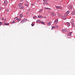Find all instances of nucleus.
Segmentation results:
<instances>
[{
    "label": "nucleus",
    "instance_id": "f257e3e1",
    "mask_svg": "<svg viewBox=\"0 0 75 75\" xmlns=\"http://www.w3.org/2000/svg\"><path fill=\"white\" fill-rule=\"evenodd\" d=\"M18 6H19L20 9H23V8H24V7H23V6H22V3H19L18 4Z\"/></svg>",
    "mask_w": 75,
    "mask_h": 75
},
{
    "label": "nucleus",
    "instance_id": "f03ea898",
    "mask_svg": "<svg viewBox=\"0 0 75 75\" xmlns=\"http://www.w3.org/2000/svg\"><path fill=\"white\" fill-rule=\"evenodd\" d=\"M8 3V2L7 1L5 0L4 1V4H5L6 6H7V4Z\"/></svg>",
    "mask_w": 75,
    "mask_h": 75
},
{
    "label": "nucleus",
    "instance_id": "7ed1b4c3",
    "mask_svg": "<svg viewBox=\"0 0 75 75\" xmlns=\"http://www.w3.org/2000/svg\"><path fill=\"white\" fill-rule=\"evenodd\" d=\"M72 5H69L68 7L69 9V10H72Z\"/></svg>",
    "mask_w": 75,
    "mask_h": 75
},
{
    "label": "nucleus",
    "instance_id": "20e7f679",
    "mask_svg": "<svg viewBox=\"0 0 75 75\" xmlns=\"http://www.w3.org/2000/svg\"><path fill=\"white\" fill-rule=\"evenodd\" d=\"M56 8L57 9H61L62 8V7L58 6H56Z\"/></svg>",
    "mask_w": 75,
    "mask_h": 75
},
{
    "label": "nucleus",
    "instance_id": "39448f33",
    "mask_svg": "<svg viewBox=\"0 0 75 75\" xmlns=\"http://www.w3.org/2000/svg\"><path fill=\"white\" fill-rule=\"evenodd\" d=\"M71 23L72 26H74V20H72V21H71Z\"/></svg>",
    "mask_w": 75,
    "mask_h": 75
},
{
    "label": "nucleus",
    "instance_id": "423d86ee",
    "mask_svg": "<svg viewBox=\"0 0 75 75\" xmlns=\"http://www.w3.org/2000/svg\"><path fill=\"white\" fill-rule=\"evenodd\" d=\"M58 19H57L55 20L54 23H55L56 24H57V23H58Z\"/></svg>",
    "mask_w": 75,
    "mask_h": 75
},
{
    "label": "nucleus",
    "instance_id": "0eeeda50",
    "mask_svg": "<svg viewBox=\"0 0 75 75\" xmlns=\"http://www.w3.org/2000/svg\"><path fill=\"white\" fill-rule=\"evenodd\" d=\"M72 34V32H69L67 35V36H71Z\"/></svg>",
    "mask_w": 75,
    "mask_h": 75
},
{
    "label": "nucleus",
    "instance_id": "6e6552de",
    "mask_svg": "<svg viewBox=\"0 0 75 75\" xmlns=\"http://www.w3.org/2000/svg\"><path fill=\"white\" fill-rule=\"evenodd\" d=\"M52 15L53 17H54V16H56V15L55 14V13L53 12L52 13Z\"/></svg>",
    "mask_w": 75,
    "mask_h": 75
},
{
    "label": "nucleus",
    "instance_id": "1a4fd4ad",
    "mask_svg": "<svg viewBox=\"0 0 75 75\" xmlns=\"http://www.w3.org/2000/svg\"><path fill=\"white\" fill-rule=\"evenodd\" d=\"M69 11H67L65 13V15H66V14H67L66 15H68V14H69Z\"/></svg>",
    "mask_w": 75,
    "mask_h": 75
},
{
    "label": "nucleus",
    "instance_id": "9d476101",
    "mask_svg": "<svg viewBox=\"0 0 75 75\" xmlns=\"http://www.w3.org/2000/svg\"><path fill=\"white\" fill-rule=\"evenodd\" d=\"M47 24L48 25V26H50V25H51V23L50 22L47 23Z\"/></svg>",
    "mask_w": 75,
    "mask_h": 75
},
{
    "label": "nucleus",
    "instance_id": "9b49d317",
    "mask_svg": "<svg viewBox=\"0 0 75 75\" xmlns=\"http://www.w3.org/2000/svg\"><path fill=\"white\" fill-rule=\"evenodd\" d=\"M45 9H47V10H51V9L48 8H44Z\"/></svg>",
    "mask_w": 75,
    "mask_h": 75
},
{
    "label": "nucleus",
    "instance_id": "f8f14e48",
    "mask_svg": "<svg viewBox=\"0 0 75 75\" xmlns=\"http://www.w3.org/2000/svg\"><path fill=\"white\" fill-rule=\"evenodd\" d=\"M38 18H42V17H43L41 16H38Z\"/></svg>",
    "mask_w": 75,
    "mask_h": 75
},
{
    "label": "nucleus",
    "instance_id": "ddd939ff",
    "mask_svg": "<svg viewBox=\"0 0 75 75\" xmlns=\"http://www.w3.org/2000/svg\"><path fill=\"white\" fill-rule=\"evenodd\" d=\"M25 21V19H23V20L21 21V23H24Z\"/></svg>",
    "mask_w": 75,
    "mask_h": 75
},
{
    "label": "nucleus",
    "instance_id": "4468645a",
    "mask_svg": "<svg viewBox=\"0 0 75 75\" xmlns=\"http://www.w3.org/2000/svg\"><path fill=\"white\" fill-rule=\"evenodd\" d=\"M20 18H22V17H23V14H21L20 15Z\"/></svg>",
    "mask_w": 75,
    "mask_h": 75
},
{
    "label": "nucleus",
    "instance_id": "2eb2a0df",
    "mask_svg": "<svg viewBox=\"0 0 75 75\" xmlns=\"http://www.w3.org/2000/svg\"><path fill=\"white\" fill-rule=\"evenodd\" d=\"M4 25H8L9 23H4Z\"/></svg>",
    "mask_w": 75,
    "mask_h": 75
},
{
    "label": "nucleus",
    "instance_id": "dca6fc26",
    "mask_svg": "<svg viewBox=\"0 0 75 75\" xmlns=\"http://www.w3.org/2000/svg\"><path fill=\"white\" fill-rule=\"evenodd\" d=\"M27 4H25V6H28L29 5H28V2H27Z\"/></svg>",
    "mask_w": 75,
    "mask_h": 75
},
{
    "label": "nucleus",
    "instance_id": "f3484780",
    "mask_svg": "<svg viewBox=\"0 0 75 75\" xmlns=\"http://www.w3.org/2000/svg\"><path fill=\"white\" fill-rule=\"evenodd\" d=\"M40 23L42 24H43V25H45V23H44V22H40Z\"/></svg>",
    "mask_w": 75,
    "mask_h": 75
},
{
    "label": "nucleus",
    "instance_id": "a211bd4d",
    "mask_svg": "<svg viewBox=\"0 0 75 75\" xmlns=\"http://www.w3.org/2000/svg\"><path fill=\"white\" fill-rule=\"evenodd\" d=\"M67 26L68 27H69V26H70V25H69V23H67Z\"/></svg>",
    "mask_w": 75,
    "mask_h": 75
},
{
    "label": "nucleus",
    "instance_id": "6ab92c4d",
    "mask_svg": "<svg viewBox=\"0 0 75 75\" xmlns=\"http://www.w3.org/2000/svg\"><path fill=\"white\" fill-rule=\"evenodd\" d=\"M42 9L41 10H40V11H38V12L40 13H41V12L42 11Z\"/></svg>",
    "mask_w": 75,
    "mask_h": 75
},
{
    "label": "nucleus",
    "instance_id": "aec40b11",
    "mask_svg": "<svg viewBox=\"0 0 75 75\" xmlns=\"http://www.w3.org/2000/svg\"><path fill=\"white\" fill-rule=\"evenodd\" d=\"M16 20H18V21H19L21 20V19H20V18H17L16 19Z\"/></svg>",
    "mask_w": 75,
    "mask_h": 75
},
{
    "label": "nucleus",
    "instance_id": "412c9836",
    "mask_svg": "<svg viewBox=\"0 0 75 75\" xmlns=\"http://www.w3.org/2000/svg\"><path fill=\"white\" fill-rule=\"evenodd\" d=\"M72 15H75V11L74 12L72 13Z\"/></svg>",
    "mask_w": 75,
    "mask_h": 75
},
{
    "label": "nucleus",
    "instance_id": "4be33fe9",
    "mask_svg": "<svg viewBox=\"0 0 75 75\" xmlns=\"http://www.w3.org/2000/svg\"><path fill=\"white\" fill-rule=\"evenodd\" d=\"M37 21H38V22H39V23H41V21H40V20H38Z\"/></svg>",
    "mask_w": 75,
    "mask_h": 75
},
{
    "label": "nucleus",
    "instance_id": "5701e85b",
    "mask_svg": "<svg viewBox=\"0 0 75 75\" xmlns=\"http://www.w3.org/2000/svg\"><path fill=\"white\" fill-rule=\"evenodd\" d=\"M44 2H47V0H43Z\"/></svg>",
    "mask_w": 75,
    "mask_h": 75
},
{
    "label": "nucleus",
    "instance_id": "b1692460",
    "mask_svg": "<svg viewBox=\"0 0 75 75\" xmlns=\"http://www.w3.org/2000/svg\"><path fill=\"white\" fill-rule=\"evenodd\" d=\"M55 27V28H57L58 27V26H57V25H56L55 26H54Z\"/></svg>",
    "mask_w": 75,
    "mask_h": 75
},
{
    "label": "nucleus",
    "instance_id": "393cba45",
    "mask_svg": "<svg viewBox=\"0 0 75 75\" xmlns=\"http://www.w3.org/2000/svg\"><path fill=\"white\" fill-rule=\"evenodd\" d=\"M54 28H55V26H52V29H54Z\"/></svg>",
    "mask_w": 75,
    "mask_h": 75
},
{
    "label": "nucleus",
    "instance_id": "a878e982",
    "mask_svg": "<svg viewBox=\"0 0 75 75\" xmlns=\"http://www.w3.org/2000/svg\"><path fill=\"white\" fill-rule=\"evenodd\" d=\"M45 4H46V5H48V3H46Z\"/></svg>",
    "mask_w": 75,
    "mask_h": 75
},
{
    "label": "nucleus",
    "instance_id": "bb28decb",
    "mask_svg": "<svg viewBox=\"0 0 75 75\" xmlns=\"http://www.w3.org/2000/svg\"><path fill=\"white\" fill-rule=\"evenodd\" d=\"M1 24H2V22H0V26L1 25Z\"/></svg>",
    "mask_w": 75,
    "mask_h": 75
},
{
    "label": "nucleus",
    "instance_id": "cd10ccee",
    "mask_svg": "<svg viewBox=\"0 0 75 75\" xmlns=\"http://www.w3.org/2000/svg\"><path fill=\"white\" fill-rule=\"evenodd\" d=\"M4 21H6V19H4Z\"/></svg>",
    "mask_w": 75,
    "mask_h": 75
},
{
    "label": "nucleus",
    "instance_id": "c85d7f7f",
    "mask_svg": "<svg viewBox=\"0 0 75 75\" xmlns=\"http://www.w3.org/2000/svg\"><path fill=\"white\" fill-rule=\"evenodd\" d=\"M12 23L13 24H14V23H15V22L14 21H13Z\"/></svg>",
    "mask_w": 75,
    "mask_h": 75
},
{
    "label": "nucleus",
    "instance_id": "c756f323",
    "mask_svg": "<svg viewBox=\"0 0 75 75\" xmlns=\"http://www.w3.org/2000/svg\"><path fill=\"white\" fill-rule=\"evenodd\" d=\"M43 18H47V17L45 16V17H43Z\"/></svg>",
    "mask_w": 75,
    "mask_h": 75
},
{
    "label": "nucleus",
    "instance_id": "7c9ffc66",
    "mask_svg": "<svg viewBox=\"0 0 75 75\" xmlns=\"http://www.w3.org/2000/svg\"><path fill=\"white\" fill-rule=\"evenodd\" d=\"M33 18H34V19H35V18H36L35 17H33Z\"/></svg>",
    "mask_w": 75,
    "mask_h": 75
},
{
    "label": "nucleus",
    "instance_id": "2f4dec72",
    "mask_svg": "<svg viewBox=\"0 0 75 75\" xmlns=\"http://www.w3.org/2000/svg\"><path fill=\"white\" fill-rule=\"evenodd\" d=\"M31 25H32V26H34V24L32 23V24Z\"/></svg>",
    "mask_w": 75,
    "mask_h": 75
},
{
    "label": "nucleus",
    "instance_id": "473e14b6",
    "mask_svg": "<svg viewBox=\"0 0 75 75\" xmlns=\"http://www.w3.org/2000/svg\"><path fill=\"white\" fill-rule=\"evenodd\" d=\"M9 11V9L7 10V11Z\"/></svg>",
    "mask_w": 75,
    "mask_h": 75
},
{
    "label": "nucleus",
    "instance_id": "72a5a7b5",
    "mask_svg": "<svg viewBox=\"0 0 75 75\" xmlns=\"http://www.w3.org/2000/svg\"><path fill=\"white\" fill-rule=\"evenodd\" d=\"M64 15H65V16H68V15H67V14H66V15H65V14H64Z\"/></svg>",
    "mask_w": 75,
    "mask_h": 75
},
{
    "label": "nucleus",
    "instance_id": "f704fd0d",
    "mask_svg": "<svg viewBox=\"0 0 75 75\" xmlns=\"http://www.w3.org/2000/svg\"><path fill=\"white\" fill-rule=\"evenodd\" d=\"M64 30H65V31L66 30V31H68V30H66V29H64Z\"/></svg>",
    "mask_w": 75,
    "mask_h": 75
},
{
    "label": "nucleus",
    "instance_id": "c9c22d12",
    "mask_svg": "<svg viewBox=\"0 0 75 75\" xmlns=\"http://www.w3.org/2000/svg\"><path fill=\"white\" fill-rule=\"evenodd\" d=\"M34 4H32V6H34Z\"/></svg>",
    "mask_w": 75,
    "mask_h": 75
},
{
    "label": "nucleus",
    "instance_id": "e433bc0d",
    "mask_svg": "<svg viewBox=\"0 0 75 75\" xmlns=\"http://www.w3.org/2000/svg\"><path fill=\"white\" fill-rule=\"evenodd\" d=\"M23 0H21V1H23Z\"/></svg>",
    "mask_w": 75,
    "mask_h": 75
},
{
    "label": "nucleus",
    "instance_id": "4c0bfd02",
    "mask_svg": "<svg viewBox=\"0 0 75 75\" xmlns=\"http://www.w3.org/2000/svg\"><path fill=\"white\" fill-rule=\"evenodd\" d=\"M45 4V3H43V4Z\"/></svg>",
    "mask_w": 75,
    "mask_h": 75
},
{
    "label": "nucleus",
    "instance_id": "58836bf2",
    "mask_svg": "<svg viewBox=\"0 0 75 75\" xmlns=\"http://www.w3.org/2000/svg\"><path fill=\"white\" fill-rule=\"evenodd\" d=\"M4 20V18H2V20Z\"/></svg>",
    "mask_w": 75,
    "mask_h": 75
},
{
    "label": "nucleus",
    "instance_id": "ea45409f",
    "mask_svg": "<svg viewBox=\"0 0 75 75\" xmlns=\"http://www.w3.org/2000/svg\"><path fill=\"white\" fill-rule=\"evenodd\" d=\"M1 10V8L0 7V11Z\"/></svg>",
    "mask_w": 75,
    "mask_h": 75
},
{
    "label": "nucleus",
    "instance_id": "a19ab883",
    "mask_svg": "<svg viewBox=\"0 0 75 75\" xmlns=\"http://www.w3.org/2000/svg\"><path fill=\"white\" fill-rule=\"evenodd\" d=\"M11 1H13V0H10Z\"/></svg>",
    "mask_w": 75,
    "mask_h": 75
},
{
    "label": "nucleus",
    "instance_id": "79ce46f5",
    "mask_svg": "<svg viewBox=\"0 0 75 75\" xmlns=\"http://www.w3.org/2000/svg\"><path fill=\"white\" fill-rule=\"evenodd\" d=\"M15 19H16V18H15Z\"/></svg>",
    "mask_w": 75,
    "mask_h": 75
}]
</instances>
